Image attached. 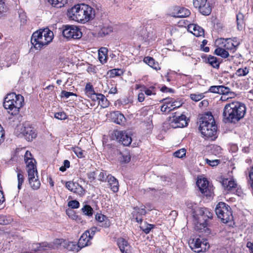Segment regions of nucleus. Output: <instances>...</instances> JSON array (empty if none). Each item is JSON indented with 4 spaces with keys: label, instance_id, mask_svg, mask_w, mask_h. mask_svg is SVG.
<instances>
[{
    "label": "nucleus",
    "instance_id": "1",
    "mask_svg": "<svg viewBox=\"0 0 253 253\" xmlns=\"http://www.w3.org/2000/svg\"><path fill=\"white\" fill-rule=\"evenodd\" d=\"M95 10L91 6L85 4H77L67 11V15L72 20L85 23L95 17Z\"/></svg>",
    "mask_w": 253,
    "mask_h": 253
},
{
    "label": "nucleus",
    "instance_id": "2",
    "mask_svg": "<svg viewBox=\"0 0 253 253\" xmlns=\"http://www.w3.org/2000/svg\"><path fill=\"white\" fill-rule=\"evenodd\" d=\"M246 112V108L244 103L233 102L224 106L223 116L225 122L235 124L244 117Z\"/></svg>",
    "mask_w": 253,
    "mask_h": 253
},
{
    "label": "nucleus",
    "instance_id": "3",
    "mask_svg": "<svg viewBox=\"0 0 253 253\" xmlns=\"http://www.w3.org/2000/svg\"><path fill=\"white\" fill-rule=\"evenodd\" d=\"M24 161L26 164L29 184L33 189L37 190L40 188L41 183L38 178L36 160L30 151H26L24 155Z\"/></svg>",
    "mask_w": 253,
    "mask_h": 253
},
{
    "label": "nucleus",
    "instance_id": "4",
    "mask_svg": "<svg viewBox=\"0 0 253 253\" xmlns=\"http://www.w3.org/2000/svg\"><path fill=\"white\" fill-rule=\"evenodd\" d=\"M53 32L46 28L35 32L31 37V42L37 49H41L50 42L53 38Z\"/></svg>",
    "mask_w": 253,
    "mask_h": 253
},
{
    "label": "nucleus",
    "instance_id": "5",
    "mask_svg": "<svg viewBox=\"0 0 253 253\" xmlns=\"http://www.w3.org/2000/svg\"><path fill=\"white\" fill-rule=\"evenodd\" d=\"M199 129L201 133L206 137H214L216 134L217 126L213 116L207 113L201 119Z\"/></svg>",
    "mask_w": 253,
    "mask_h": 253
},
{
    "label": "nucleus",
    "instance_id": "6",
    "mask_svg": "<svg viewBox=\"0 0 253 253\" xmlns=\"http://www.w3.org/2000/svg\"><path fill=\"white\" fill-rule=\"evenodd\" d=\"M24 100L23 96L20 94L14 92L9 93L4 98L3 107L9 110V113L12 115H16L23 106Z\"/></svg>",
    "mask_w": 253,
    "mask_h": 253
},
{
    "label": "nucleus",
    "instance_id": "7",
    "mask_svg": "<svg viewBox=\"0 0 253 253\" xmlns=\"http://www.w3.org/2000/svg\"><path fill=\"white\" fill-rule=\"evenodd\" d=\"M215 212L223 223H226L233 220L231 208L225 203L219 202L215 208Z\"/></svg>",
    "mask_w": 253,
    "mask_h": 253
},
{
    "label": "nucleus",
    "instance_id": "8",
    "mask_svg": "<svg viewBox=\"0 0 253 253\" xmlns=\"http://www.w3.org/2000/svg\"><path fill=\"white\" fill-rule=\"evenodd\" d=\"M169 122L170 126L173 128L183 127L188 124L185 115L178 113H174L171 117H169Z\"/></svg>",
    "mask_w": 253,
    "mask_h": 253
},
{
    "label": "nucleus",
    "instance_id": "9",
    "mask_svg": "<svg viewBox=\"0 0 253 253\" xmlns=\"http://www.w3.org/2000/svg\"><path fill=\"white\" fill-rule=\"evenodd\" d=\"M189 245L190 248L196 253L204 252L210 247L207 240L200 237L193 238Z\"/></svg>",
    "mask_w": 253,
    "mask_h": 253
},
{
    "label": "nucleus",
    "instance_id": "10",
    "mask_svg": "<svg viewBox=\"0 0 253 253\" xmlns=\"http://www.w3.org/2000/svg\"><path fill=\"white\" fill-rule=\"evenodd\" d=\"M62 34L68 40L79 39L82 37L81 29L73 25H66L62 31Z\"/></svg>",
    "mask_w": 253,
    "mask_h": 253
},
{
    "label": "nucleus",
    "instance_id": "11",
    "mask_svg": "<svg viewBox=\"0 0 253 253\" xmlns=\"http://www.w3.org/2000/svg\"><path fill=\"white\" fill-rule=\"evenodd\" d=\"M194 6L204 15H209L211 11V5L208 0H193Z\"/></svg>",
    "mask_w": 253,
    "mask_h": 253
},
{
    "label": "nucleus",
    "instance_id": "12",
    "mask_svg": "<svg viewBox=\"0 0 253 253\" xmlns=\"http://www.w3.org/2000/svg\"><path fill=\"white\" fill-rule=\"evenodd\" d=\"M197 185L201 192L206 197H211L213 194L212 187L209 184V181L204 178L198 179Z\"/></svg>",
    "mask_w": 253,
    "mask_h": 253
},
{
    "label": "nucleus",
    "instance_id": "13",
    "mask_svg": "<svg viewBox=\"0 0 253 253\" xmlns=\"http://www.w3.org/2000/svg\"><path fill=\"white\" fill-rule=\"evenodd\" d=\"M234 40H236V38L233 39L220 38L218 39L216 42L219 45L223 46L226 49L233 50V51H234L239 44V42L238 41H236V43H234Z\"/></svg>",
    "mask_w": 253,
    "mask_h": 253
},
{
    "label": "nucleus",
    "instance_id": "14",
    "mask_svg": "<svg viewBox=\"0 0 253 253\" xmlns=\"http://www.w3.org/2000/svg\"><path fill=\"white\" fill-rule=\"evenodd\" d=\"M117 139L124 146H129L132 141L131 137L126 131H118L116 133Z\"/></svg>",
    "mask_w": 253,
    "mask_h": 253
},
{
    "label": "nucleus",
    "instance_id": "15",
    "mask_svg": "<svg viewBox=\"0 0 253 253\" xmlns=\"http://www.w3.org/2000/svg\"><path fill=\"white\" fill-rule=\"evenodd\" d=\"M21 133L28 141H31L37 136L35 129L30 126H23L21 128Z\"/></svg>",
    "mask_w": 253,
    "mask_h": 253
},
{
    "label": "nucleus",
    "instance_id": "16",
    "mask_svg": "<svg viewBox=\"0 0 253 253\" xmlns=\"http://www.w3.org/2000/svg\"><path fill=\"white\" fill-rule=\"evenodd\" d=\"M117 244L122 253H132L130 246L125 239H118Z\"/></svg>",
    "mask_w": 253,
    "mask_h": 253
},
{
    "label": "nucleus",
    "instance_id": "17",
    "mask_svg": "<svg viewBox=\"0 0 253 253\" xmlns=\"http://www.w3.org/2000/svg\"><path fill=\"white\" fill-rule=\"evenodd\" d=\"M111 118L112 122L121 125L124 124L126 122L125 116L119 111H115L111 113Z\"/></svg>",
    "mask_w": 253,
    "mask_h": 253
},
{
    "label": "nucleus",
    "instance_id": "18",
    "mask_svg": "<svg viewBox=\"0 0 253 253\" xmlns=\"http://www.w3.org/2000/svg\"><path fill=\"white\" fill-rule=\"evenodd\" d=\"M188 30L196 37H204V30L199 26L191 24L188 25Z\"/></svg>",
    "mask_w": 253,
    "mask_h": 253
},
{
    "label": "nucleus",
    "instance_id": "19",
    "mask_svg": "<svg viewBox=\"0 0 253 253\" xmlns=\"http://www.w3.org/2000/svg\"><path fill=\"white\" fill-rule=\"evenodd\" d=\"M107 178L111 189L114 193L117 192L119 187V182L117 179L112 175H108Z\"/></svg>",
    "mask_w": 253,
    "mask_h": 253
},
{
    "label": "nucleus",
    "instance_id": "20",
    "mask_svg": "<svg viewBox=\"0 0 253 253\" xmlns=\"http://www.w3.org/2000/svg\"><path fill=\"white\" fill-rule=\"evenodd\" d=\"M91 240L87 235L86 233L84 232L79 239L78 244L81 249L85 246L90 245L91 244Z\"/></svg>",
    "mask_w": 253,
    "mask_h": 253
},
{
    "label": "nucleus",
    "instance_id": "21",
    "mask_svg": "<svg viewBox=\"0 0 253 253\" xmlns=\"http://www.w3.org/2000/svg\"><path fill=\"white\" fill-rule=\"evenodd\" d=\"M207 208H197L195 211H193V216L198 221V222L202 223L203 218L205 214Z\"/></svg>",
    "mask_w": 253,
    "mask_h": 253
},
{
    "label": "nucleus",
    "instance_id": "22",
    "mask_svg": "<svg viewBox=\"0 0 253 253\" xmlns=\"http://www.w3.org/2000/svg\"><path fill=\"white\" fill-rule=\"evenodd\" d=\"M175 14L176 17H186L190 15V11L184 7H177L175 8Z\"/></svg>",
    "mask_w": 253,
    "mask_h": 253
},
{
    "label": "nucleus",
    "instance_id": "23",
    "mask_svg": "<svg viewBox=\"0 0 253 253\" xmlns=\"http://www.w3.org/2000/svg\"><path fill=\"white\" fill-rule=\"evenodd\" d=\"M222 184L228 191H232L237 186V183L233 179H223L222 181Z\"/></svg>",
    "mask_w": 253,
    "mask_h": 253
},
{
    "label": "nucleus",
    "instance_id": "24",
    "mask_svg": "<svg viewBox=\"0 0 253 253\" xmlns=\"http://www.w3.org/2000/svg\"><path fill=\"white\" fill-rule=\"evenodd\" d=\"M85 92L86 94L90 98L95 100V96L97 93H95L92 85L91 83L86 84L85 87Z\"/></svg>",
    "mask_w": 253,
    "mask_h": 253
},
{
    "label": "nucleus",
    "instance_id": "25",
    "mask_svg": "<svg viewBox=\"0 0 253 253\" xmlns=\"http://www.w3.org/2000/svg\"><path fill=\"white\" fill-rule=\"evenodd\" d=\"M15 171L17 173V187L18 190H20L22 188V185L24 182L25 177L24 175V172L21 169H19L18 168H16Z\"/></svg>",
    "mask_w": 253,
    "mask_h": 253
},
{
    "label": "nucleus",
    "instance_id": "26",
    "mask_svg": "<svg viewBox=\"0 0 253 253\" xmlns=\"http://www.w3.org/2000/svg\"><path fill=\"white\" fill-rule=\"evenodd\" d=\"M50 247L46 243H42V244L36 243L32 245L31 249L32 251H44L47 250V248H49Z\"/></svg>",
    "mask_w": 253,
    "mask_h": 253
},
{
    "label": "nucleus",
    "instance_id": "27",
    "mask_svg": "<svg viewBox=\"0 0 253 253\" xmlns=\"http://www.w3.org/2000/svg\"><path fill=\"white\" fill-rule=\"evenodd\" d=\"M236 22L237 29L240 31L243 30L245 27V21L244 15L242 13L239 12L237 14Z\"/></svg>",
    "mask_w": 253,
    "mask_h": 253
},
{
    "label": "nucleus",
    "instance_id": "28",
    "mask_svg": "<svg viewBox=\"0 0 253 253\" xmlns=\"http://www.w3.org/2000/svg\"><path fill=\"white\" fill-rule=\"evenodd\" d=\"M107 52L108 49L106 47H101L98 50V58L101 63L106 62Z\"/></svg>",
    "mask_w": 253,
    "mask_h": 253
},
{
    "label": "nucleus",
    "instance_id": "29",
    "mask_svg": "<svg viewBox=\"0 0 253 253\" xmlns=\"http://www.w3.org/2000/svg\"><path fill=\"white\" fill-rule=\"evenodd\" d=\"M143 61L145 63L147 64L152 68L156 70L160 69V67H159L158 64L155 62V60L152 57L149 56L145 57H144Z\"/></svg>",
    "mask_w": 253,
    "mask_h": 253
},
{
    "label": "nucleus",
    "instance_id": "30",
    "mask_svg": "<svg viewBox=\"0 0 253 253\" xmlns=\"http://www.w3.org/2000/svg\"><path fill=\"white\" fill-rule=\"evenodd\" d=\"M220 94L228 95L230 98L234 97L235 95V93L231 91L230 88L223 85H220Z\"/></svg>",
    "mask_w": 253,
    "mask_h": 253
},
{
    "label": "nucleus",
    "instance_id": "31",
    "mask_svg": "<svg viewBox=\"0 0 253 253\" xmlns=\"http://www.w3.org/2000/svg\"><path fill=\"white\" fill-rule=\"evenodd\" d=\"M223 46L217 47L214 52V53L217 56H220L222 58H226L228 57L229 54L227 51L225 50V48H222Z\"/></svg>",
    "mask_w": 253,
    "mask_h": 253
},
{
    "label": "nucleus",
    "instance_id": "32",
    "mask_svg": "<svg viewBox=\"0 0 253 253\" xmlns=\"http://www.w3.org/2000/svg\"><path fill=\"white\" fill-rule=\"evenodd\" d=\"M95 99L99 101V104H100L103 108L108 106L109 102L103 94L97 93L95 96Z\"/></svg>",
    "mask_w": 253,
    "mask_h": 253
},
{
    "label": "nucleus",
    "instance_id": "33",
    "mask_svg": "<svg viewBox=\"0 0 253 253\" xmlns=\"http://www.w3.org/2000/svg\"><path fill=\"white\" fill-rule=\"evenodd\" d=\"M141 91L144 92V93L147 96L155 95L156 94V88L153 86H151L149 88H147L146 86H143Z\"/></svg>",
    "mask_w": 253,
    "mask_h": 253
},
{
    "label": "nucleus",
    "instance_id": "34",
    "mask_svg": "<svg viewBox=\"0 0 253 253\" xmlns=\"http://www.w3.org/2000/svg\"><path fill=\"white\" fill-rule=\"evenodd\" d=\"M208 62L213 68L217 69L219 68V62L217 60L216 57L213 56H210L208 58Z\"/></svg>",
    "mask_w": 253,
    "mask_h": 253
},
{
    "label": "nucleus",
    "instance_id": "35",
    "mask_svg": "<svg viewBox=\"0 0 253 253\" xmlns=\"http://www.w3.org/2000/svg\"><path fill=\"white\" fill-rule=\"evenodd\" d=\"M12 218L10 216L1 215L0 216V224L6 225L11 223Z\"/></svg>",
    "mask_w": 253,
    "mask_h": 253
},
{
    "label": "nucleus",
    "instance_id": "36",
    "mask_svg": "<svg viewBox=\"0 0 253 253\" xmlns=\"http://www.w3.org/2000/svg\"><path fill=\"white\" fill-rule=\"evenodd\" d=\"M119 159L121 162L126 163L129 162L130 157L129 154L127 153H123L120 152Z\"/></svg>",
    "mask_w": 253,
    "mask_h": 253
},
{
    "label": "nucleus",
    "instance_id": "37",
    "mask_svg": "<svg viewBox=\"0 0 253 253\" xmlns=\"http://www.w3.org/2000/svg\"><path fill=\"white\" fill-rule=\"evenodd\" d=\"M75 187H74L73 190L71 192L80 195H83L84 194V190L82 186L80 185L78 183L75 184Z\"/></svg>",
    "mask_w": 253,
    "mask_h": 253
},
{
    "label": "nucleus",
    "instance_id": "38",
    "mask_svg": "<svg viewBox=\"0 0 253 253\" xmlns=\"http://www.w3.org/2000/svg\"><path fill=\"white\" fill-rule=\"evenodd\" d=\"M75 187H74L73 190L71 192L80 195H83L84 194V190L82 186L80 185L78 183L75 184Z\"/></svg>",
    "mask_w": 253,
    "mask_h": 253
},
{
    "label": "nucleus",
    "instance_id": "39",
    "mask_svg": "<svg viewBox=\"0 0 253 253\" xmlns=\"http://www.w3.org/2000/svg\"><path fill=\"white\" fill-rule=\"evenodd\" d=\"M249 72V69L247 67L239 68L236 72V75L238 77L245 76Z\"/></svg>",
    "mask_w": 253,
    "mask_h": 253
},
{
    "label": "nucleus",
    "instance_id": "40",
    "mask_svg": "<svg viewBox=\"0 0 253 253\" xmlns=\"http://www.w3.org/2000/svg\"><path fill=\"white\" fill-rule=\"evenodd\" d=\"M82 211L84 213V214L90 216H92L93 214V209L89 206L86 205L82 208Z\"/></svg>",
    "mask_w": 253,
    "mask_h": 253
},
{
    "label": "nucleus",
    "instance_id": "41",
    "mask_svg": "<svg viewBox=\"0 0 253 253\" xmlns=\"http://www.w3.org/2000/svg\"><path fill=\"white\" fill-rule=\"evenodd\" d=\"M113 31V28L111 26H103L100 31L101 34L104 36L107 35Z\"/></svg>",
    "mask_w": 253,
    "mask_h": 253
},
{
    "label": "nucleus",
    "instance_id": "42",
    "mask_svg": "<svg viewBox=\"0 0 253 253\" xmlns=\"http://www.w3.org/2000/svg\"><path fill=\"white\" fill-rule=\"evenodd\" d=\"M204 96H205L204 95V93H198V94L193 93V94H191L190 95V98L193 101H194L195 102H198V101L201 100L204 97Z\"/></svg>",
    "mask_w": 253,
    "mask_h": 253
},
{
    "label": "nucleus",
    "instance_id": "43",
    "mask_svg": "<svg viewBox=\"0 0 253 253\" xmlns=\"http://www.w3.org/2000/svg\"><path fill=\"white\" fill-rule=\"evenodd\" d=\"M186 152V149L184 148H182L175 151L173 153V156L176 158H182L183 157L185 156Z\"/></svg>",
    "mask_w": 253,
    "mask_h": 253
},
{
    "label": "nucleus",
    "instance_id": "44",
    "mask_svg": "<svg viewBox=\"0 0 253 253\" xmlns=\"http://www.w3.org/2000/svg\"><path fill=\"white\" fill-rule=\"evenodd\" d=\"M110 76L111 77H115L116 76H120L122 75L124 73L122 70L120 69H114L110 71Z\"/></svg>",
    "mask_w": 253,
    "mask_h": 253
},
{
    "label": "nucleus",
    "instance_id": "45",
    "mask_svg": "<svg viewBox=\"0 0 253 253\" xmlns=\"http://www.w3.org/2000/svg\"><path fill=\"white\" fill-rule=\"evenodd\" d=\"M68 249L70 251H75L77 252H78L80 250H81V248L79 247V245L74 242H70L68 244Z\"/></svg>",
    "mask_w": 253,
    "mask_h": 253
},
{
    "label": "nucleus",
    "instance_id": "46",
    "mask_svg": "<svg viewBox=\"0 0 253 253\" xmlns=\"http://www.w3.org/2000/svg\"><path fill=\"white\" fill-rule=\"evenodd\" d=\"M145 208V207L144 206H142L141 208H134L133 214H134L135 213H136L140 215H145L146 213Z\"/></svg>",
    "mask_w": 253,
    "mask_h": 253
},
{
    "label": "nucleus",
    "instance_id": "47",
    "mask_svg": "<svg viewBox=\"0 0 253 253\" xmlns=\"http://www.w3.org/2000/svg\"><path fill=\"white\" fill-rule=\"evenodd\" d=\"M74 152L75 153L76 156L79 158H82L84 157V151L81 149L80 147H74L73 148Z\"/></svg>",
    "mask_w": 253,
    "mask_h": 253
},
{
    "label": "nucleus",
    "instance_id": "48",
    "mask_svg": "<svg viewBox=\"0 0 253 253\" xmlns=\"http://www.w3.org/2000/svg\"><path fill=\"white\" fill-rule=\"evenodd\" d=\"M97 231V227H92L89 230H86L84 232L86 233L87 235L90 238V239H92Z\"/></svg>",
    "mask_w": 253,
    "mask_h": 253
},
{
    "label": "nucleus",
    "instance_id": "49",
    "mask_svg": "<svg viewBox=\"0 0 253 253\" xmlns=\"http://www.w3.org/2000/svg\"><path fill=\"white\" fill-rule=\"evenodd\" d=\"M205 161L207 164L212 167L217 166L220 163V160L217 159L210 160L206 158Z\"/></svg>",
    "mask_w": 253,
    "mask_h": 253
},
{
    "label": "nucleus",
    "instance_id": "50",
    "mask_svg": "<svg viewBox=\"0 0 253 253\" xmlns=\"http://www.w3.org/2000/svg\"><path fill=\"white\" fill-rule=\"evenodd\" d=\"M54 117L58 120H65L67 118V116L64 112H57L55 113Z\"/></svg>",
    "mask_w": 253,
    "mask_h": 253
},
{
    "label": "nucleus",
    "instance_id": "51",
    "mask_svg": "<svg viewBox=\"0 0 253 253\" xmlns=\"http://www.w3.org/2000/svg\"><path fill=\"white\" fill-rule=\"evenodd\" d=\"M70 96H76L77 95L73 92H68L65 90H62L61 92V97L65 98L66 99L68 98Z\"/></svg>",
    "mask_w": 253,
    "mask_h": 253
},
{
    "label": "nucleus",
    "instance_id": "52",
    "mask_svg": "<svg viewBox=\"0 0 253 253\" xmlns=\"http://www.w3.org/2000/svg\"><path fill=\"white\" fill-rule=\"evenodd\" d=\"M68 205L72 209H77L80 206V203L77 200H72L68 202Z\"/></svg>",
    "mask_w": 253,
    "mask_h": 253
},
{
    "label": "nucleus",
    "instance_id": "53",
    "mask_svg": "<svg viewBox=\"0 0 253 253\" xmlns=\"http://www.w3.org/2000/svg\"><path fill=\"white\" fill-rule=\"evenodd\" d=\"M212 217V213L209 211V209H207L205 211V214L203 218V220L205 222L207 221L210 218Z\"/></svg>",
    "mask_w": 253,
    "mask_h": 253
},
{
    "label": "nucleus",
    "instance_id": "54",
    "mask_svg": "<svg viewBox=\"0 0 253 253\" xmlns=\"http://www.w3.org/2000/svg\"><path fill=\"white\" fill-rule=\"evenodd\" d=\"M209 91L212 93L219 94L220 85H214L210 87Z\"/></svg>",
    "mask_w": 253,
    "mask_h": 253
},
{
    "label": "nucleus",
    "instance_id": "55",
    "mask_svg": "<svg viewBox=\"0 0 253 253\" xmlns=\"http://www.w3.org/2000/svg\"><path fill=\"white\" fill-rule=\"evenodd\" d=\"M78 183H75V182H72V181H67L66 183V185H65V186L69 190H70V191H71L72 190H73V189L74 188V187H75V184H77Z\"/></svg>",
    "mask_w": 253,
    "mask_h": 253
},
{
    "label": "nucleus",
    "instance_id": "56",
    "mask_svg": "<svg viewBox=\"0 0 253 253\" xmlns=\"http://www.w3.org/2000/svg\"><path fill=\"white\" fill-rule=\"evenodd\" d=\"M111 223L108 217L104 219L101 223L100 226L104 228H108L110 226Z\"/></svg>",
    "mask_w": 253,
    "mask_h": 253
},
{
    "label": "nucleus",
    "instance_id": "57",
    "mask_svg": "<svg viewBox=\"0 0 253 253\" xmlns=\"http://www.w3.org/2000/svg\"><path fill=\"white\" fill-rule=\"evenodd\" d=\"M107 217L100 213H97L95 215V219L100 223L104 221V219Z\"/></svg>",
    "mask_w": 253,
    "mask_h": 253
},
{
    "label": "nucleus",
    "instance_id": "58",
    "mask_svg": "<svg viewBox=\"0 0 253 253\" xmlns=\"http://www.w3.org/2000/svg\"><path fill=\"white\" fill-rule=\"evenodd\" d=\"M95 171H90L87 173V176L88 179L89 180V182H92L95 179Z\"/></svg>",
    "mask_w": 253,
    "mask_h": 253
},
{
    "label": "nucleus",
    "instance_id": "59",
    "mask_svg": "<svg viewBox=\"0 0 253 253\" xmlns=\"http://www.w3.org/2000/svg\"><path fill=\"white\" fill-rule=\"evenodd\" d=\"M6 11V6L3 0H0V13Z\"/></svg>",
    "mask_w": 253,
    "mask_h": 253
},
{
    "label": "nucleus",
    "instance_id": "60",
    "mask_svg": "<svg viewBox=\"0 0 253 253\" xmlns=\"http://www.w3.org/2000/svg\"><path fill=\"white\" fill-rule=\"evenodd\" d=\"M172 106L173 107L174 109L178 108L180 107L182 105V101L180 100H173V102L172 103Z\"/></svg>",
    "mask_w": 253,
    "mask_h": 253
},
{
    "label": "nucleus",
    "instance_id": "61",
    "mask_svg": "<svg viewBox=\"0 0 253 253\" xmlns=\"http://www.w3.org/2000/svg\"><path fill=\"white\" fill-rule=\"evenodd\" d=\"M249 177L250 180H249V182L253 189V167L252 168L249 173Z\"/></svg>",
    "mask_w": 253,
    "mask_h": 253
},
{
    "label": "nucleus",
    "instance_id": "62",
    "mask_svg": "<svg viewBox=\"0 0 253 253\" xmlns=\"http://www.w3.org/2000/svg\"><path fill=\"white\" fill-rule=\"evenodd\" d=\"M106 174L104 172H100L98 176V179L101 181H105L106 180Z\"/></svg>",
    "mask_w": 253,
    "mask_h": 253
},
{
    "label": "nucleus",
    "instance_id": "63",
    "mask_svg": "<svg viewBox=\"0 0 253 253\" xmlns=\"http://www.w3.org/2000/svg\"><path fill=\"white\" fill-rule=\"evenodd\" d=\"M153 227L154 225L152 224H148L145 228H142V230L146 234H148L150 232Z\"/></svg>",
    "mask_w": 253,
    "mask_h": 253
},
{
    "label": "nucleus",
    "instance_id": "64",
    "mask_svg": "<svg viewBox=\"0 0 253 253\" xmlns=\"http://www.w3.org/2000/svg\"><path fill=\"white\" fill-rule=\"evenodd\" d=\"M186 205L188 209H191L192 210V212L194 211H195L197 208V207L196 206V204H193L192 202H187Z\"/></svg>",
    "mask_w": 253,
    "mask_h": 253
}]
</instances>
